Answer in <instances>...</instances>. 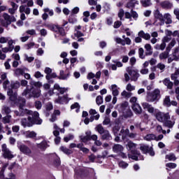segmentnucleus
<instances>
[{
  "instance_id": "obj_1",
  "label": "nucleus",
  "mask_w": 179,
  "mask_h": 179,
  "mask_svg": "<svg viewBox=\"0 0 179 179\" xmlns=\"http://www.w3.org/2000/svg\"><path fill=\"white\" fill-rule=\"evenodd\" d=\"M156 119L159 122H163L164 127H166V128H173L174 127V124H176V119L174 116L171 117V120L170 113H164V112H157L155 115Z\"/></svg>"
},
{
  "instance_id": "obj_2",
  "label": "nucleus",
  "mask_w": 179,
  "mask_h": 179,
  "mask_svg": "<svg viewBox=\"0 0 179 179\" xmlns=\"http://www.w3.org/2000/svg\"><path fill=\"white\" fill-rule=\"evenodd\" d=\"M22 96H24L27 99H38L41 96V90L33 86L30 89L27 87L22 93Z\"/></svg>"
},
{
  "instance_id": "obj_3",
  "label": "nucleus",
  "mask_w": 179,
  "mask_h": 179,
  "mask_svg": "<svg viewBox=\"0 0 179 179\" xmlns=\"http://www.w3.org/2000/svg\"><path fill=\"white\" fill-rule=\"evenodd\" d=\"M26 106V99L24 98H19L18 99V107L19 110H15L14 113L17 117H24V115H29V113L30 112V110H28L27 108H24Z\"/></svg>"
},
{
  "instance_id": "obj_4",
  "label": "nucleus",
  "mask_w": 179,
  "mask_h": 179,
  "mask_svg": "<svg viewBox=\"0 0 179 179\" xmlns=\"http://www.w3.org/2000/svg\"><path fill=\"white\" fill-rule=\"evenodd\" d=\"M160 97H161L160 90L155 89L152 92L148 94L147 101H148V103L159 101Z\"/></svg>"
},
{
  "instance_id": "obj_5",
  "label": "nucleus",
  "mask_w": 179,
  "mask_h": 179,
  "mask_svg": "<svg viewBox=\"0 0 179 179\" xmlns=\"http://www.w3.org/2000/svg\"><path fill=\"white\" fill-rule=\"evenodd\" d=\"M17 145L20 152L23 153V155H26V156H31V155H33V151H31V149L27 145L23 144V143L21 142H17Z\"/></svg>"
},
{
  "instance_id": "obj_6",
  "label": "nucleus",
  "mask_w": 179,
  "mask_h": 179,
  "mask_svg": "<svg viewBox=\"0 0 179 179\" xmlns=\"http://www.w3.org/2000/svg\"><path fill=\"white\" fill-rule=\"evenodd\" d=\"M28 115L31 117V120L34 124H36L37 125H41L43 122V120L40 118V114L37 111L29 110Z\"/></svg>"
},
{
  "instance_id": "obj_7",
  "label": "nucleus",
  "mask_w": 179,
  "mask_h": 179,
  "mask_svg": "<svg viewBox=\"0 0 179 179\" xmlns=\"http://www.w3.org/2000/svg\"><path fill=\"white\" fill-rule=\"evenodd\" d=\"M140 150H141L144 155H148V153H149L150 156H155V151L153 150V148L150 147L148 145L141 144L140 145Z\"/></svg>"
},
{
  "instance_id": "obj_8",
  "label": "nucleus",
  "mask_w": 179,
  "mask_h": 179,
  "mask_svg": "<svg viewBox=\"0 0 179 179\" xmlns=\"http://www.w3.org/2000/svg\"><path fill=\"white\" fill-rule=\"evenodd\" d=\"M1 152H3V156L4 159H13L14 156L12 155L9 148L6 146V144H3L1 145Z\"/></svg>"
},
{
  "instance_id": "obj_9",
  "label": "nucleus",
  "mask_w": 179,
  "mask_h": 179,
  "mask_svg": "<svg viewBox=\"0 0 179 179\" xmlns=\"http://www.w3.org/2000/svg\"><path fill=\"white\" fill-rule=\"evenodd\" d=\"M127 72H128L131 80H133V82H136V80H138V78H139L138 71L132 69L131 67H128L127 69Z\"/></svg>"
},
{
  "instance_id": "obj_10",
  "label": "nucleus",
  "mask_w": 179,
  "mask_h": 179,
  "mask_svg": "<svg viewBox=\"0 0 179 179\" xmlns=\"http://www.w3.org/2000/svg\"><path fill=\"white\" fill-rule=\"evenodd\" d=\"M155 19L159 20V26H163L165 23L164 15L160 13L159 10H156L154 13Z\"/></svg>"
},
{
  "instance_id": "obj_11",
  "label": "nucleus",
  "mask_w": 179,
  "mask_h": 179,
  "mask_svg": "<svg viewBox=\"0 0 179 179\" xmlns=\"http://www.w3.org/2000/svg\"><path fill=\"white\" fill-rule=\"evenodd\" d=\"M21 125L26 128V127H33L34 124L33 123V120H31V116H29L27 119L22 118L21 120Z\"/></svg>"
},
{
  "instance_id": "obj_12",
  "label": "nucleus",
  "mask_w": 179,
  "mask_h": 179,
  "mask_svg": "<svg viewBox=\"0 0 179 179\" xmlns=\"http://www.w3.org/2000/svg\"><path fill=\"white\" fill-rule=\"evenodd\" d=\"M141 106L143 110H147L150 114H153V113H155V108L150 103L148 102H143L141 103Z\"/></svg>"
},
{
  "instance_id": "obj_13",
  "label": "nucleus",
  "mask_w": 179,
  "mask_h": 179,
  "mask_svg": "<svg viewBox=\"0 0 179 179\" xmlns=\"http://www.w3.org/2000/svg\"><path fill=\"white\" fill-rule=\"evenodd\" d=\"M131 108L136 115H141L142 114V106L139 103H132Z\"/></svg>"
},
{
  "instance_id": "obj_14",
  "label": "nucleus",
  "mask_w": 179,
  "mask_h": 179,
  "mask_svg": "<svg viewBox=\"0 0 179 179\" xmlns=\"http://www.w3.org/2000/svg\"><path fill=\"white\" fill-rule=\"evenodd\" d=\"M3 17L6 20V24H10L13 22H16V18L13 15H9L8 13H3Z\"/></svg>"
},
{
  "instance_id": "obj_15",
  "label": "nucleus",
  "mask_w": 179,
  "mask_h": 179,
  "mask_svg": "<svg viewBox=\"0 0 179 179\" xmlns=\"http://www.w3.org/2000/svg\"><path fill=\"white\" fill-rule=\"evenodd\" d=\"M7 94L11 101H16V100H17V93L14 92L13 90L8 88Z\"/></svg>"
},
{
  "instance_id": "obj_16",
  "label": "nucleus",
  "mask_w": 179,
  "mask_h": 179,
  "mask_svg": "<svg viewBox=\"0 0 179 179\" xmlns=\"http://www.w3.org/2000/svg\"><path fill=\"white\" fill-rule=\"evenodd\" d=\"M170 51H171V48L170 46H168L164 52L159 54V59H167V58H169Z\"/></svg>"
},
{
  "instance_id": "obj_17",
  "label": "nucleus",
  "mask_w": 179,
  "mask_h": 179,
  "mask_svg": "<svg viewBox=\"0 0 179 179\" xmlns=\"http://www.w3.org/2000/svg\"><path fill=\"white\" fill-rule=\"evenodd\" d=\"M113 152L114 153H121V152H124V146H122L121 144H115L113 148Z\"/></svg>"
},
{
  "instance_id": "obj_18",
  "label": "nucleus",
  "mask_w": 179,
  "mask_h": 179,
  "mask_svg": "<svg viewBox=\"0 0 179 179\" xmlns=\"http://www.w3.org/2000/svg\"><path fill=\"white\" fill-rule=\"evenodd\" d=\"M160 6L163 9H171V8H173V3L169 1H164L161 2Z\"/></svg>"
},
{
  "instance_id": "obj_19",
  "label": "nucleus",
  "mask_w": 179,
  "mask_h": 179,
  "mask_svg": "<svg viewBox=\"0 0 179 179\" xmlns=\"http://www.w3.org/2000/svg\"><path fill=\"white\" fill-rule=\"evenodd\" d=\"M55 101V103H58V104H64V103H68V96L64 95L63 96H59Z\"/></svg>"
},
{
  "instance_id": "obj_20",
  "label": "nucleus",
  "mask_w": 179,
  "mask_h": 179,
  "mask_svg": "<svg viewBox=\"0 0 179 179\" xmlns=\"http://www.w3.org/2000/svg\"><path fill=\"white\" fill-rule=\"evenodd\" d=\"M131 155H129L128 157L129 159H132L133 160H138V156H141V152L138 150H131Z\"/></svg>"
},
{
  "instance_id": "obj_21",
  "label": "nucleus",
  "mask_w": 179,
  "mask_h": 179,
  "mask_svg": "<svg viewBox=\"0 0 179 179\" xmlns=\"http://www.w3.org/2000/svg\"><path fill=\"white\" fill-rule=\"evenodd\" d=\"M54 89L55 90H57V92H59V93H60V94H64V93H65V92H68V88L61 87H59V85H58L57 83L54 85Z\"/></svg>"
},
{
  "instance_id": "obj_22",
  "label": "nucleus",
  "mask_w": 179,
  "mask_h": 179,
  "mask_svg": "<svg viewBox=\"0 0 179 179\" xmlns=\"http://www.w3.org/2000/svg\"><path fill=\"white\" fill-rule=\"evenodd\" d=\"M164 85L167 87V89H169V90H171L173 89V82L170 81V78H165L163 80Z\"/></svg>"
},
{
  "instance_id": "obj_23",
  "label": "nucleus",
  "mask_w": 179,
  "mask_h": 179,
  "mask_svg": "<svg viewBox=\"0 0 179 179\" xmlns=\"http://www.w3.org/2000/svg\"><path fill=\"white\" fill-rule=\"evenodd\" d=\"M136 146H138V144L131 141H129L127 142V143L126 144V147L127 149H129V150H132V149H136Z\"/></svg>"
},
{
  "instance_id": "obj_24",
  "label": "nucleus",
  "mask_w": 179,
  "mask_h": 179,
  "mask_svg": "<svg viewBox=\"0 0 179 179\" xmlns=\"http://www.w3.org/2000/svg\"><path fill=\"white\" fill-rule=\"evenodd\" d=\"M138 36L144 40H150V35L148 33H145L143 31H140Z\"/></svg>"
},
{
  "instance_id": "obj_25",
  "label": "nucleus",
  "mask_w": 179,
  "mask_h": 179,
  "mask_svg": "<svg viewBox=\"0 0 179 179\" xmlns=\"http://www.w3.org/2000/svg\"><path fill=\"white\" fill-rule=\"evenodd\" d=\"M164 19L166 24H171V23H173V20H171V15L170 13H165L164 15Z\"/></svg>"
},
{
  "instance_id": "obj_26",
  "label": "nucleus",
  "mask_w": 179,
  "mask_h": 179,
  "mask_svg": "<svg viewBox=\"0 0 179 179\" xmlns=\"http://www.w3.org/2000/svg\"><path fill=\"white\" fill-rule=\"evenodd\" d=\"M101 135V139H103V141H110L111 139V134H110V131H108V130H106Z\"/></svg>"
},
{
  "instance_id": "obj_27",
  "label": "nucleus",
  "mask_w": 179,
  "mask_h": 179,
  "mask_svg": "<svg viewBox=\"0 0 179 179\" xmlns=\"http://www.w3.org/2000/svg\"><path fill=\"white\" fill-rule=\"evenodd\" d=\"M24 134L25 135V137L32 139L37 136V133L35 131H26L24 133Z\"/></svg>"
},
{
  "instance_id": "obj_28",
  "label": "nucleus",
  "mask_w": 179,
  "mask_h": 179,
  "mask_svg": "<svg viewBox=\"0 0 179 179\" xmlns=\"http://www.w3.org/2000/svg\"><path fill=\"white\" fill-rule=\"evenodd\" d=\"M95 131H96L97 132H99V134H100V135L103 134V133H104L106 130L104 129V127H103V125L101 124H98L96 127H95Z\"/></svg>"
},
{
  "instance_id": "obj_29",
  "label": "nucleus",
  "mask_w": 179,
  "mask_h": 179,
  "mask_svg": "<svg viewBox=\"0 0 179 179\" xmlns=\"http://www.w3.org/2000/svg\"><path fill=\"white\" fill-rule=\"evenodd\" d=\"M112 89V94L113 96L117 97L118 94H120V92L118 91V89H117V85H113L111 86Z\"/></svg>"
},
{
  "instance_id": "obj_30",
  "label": "nucleus",
  "mask_w": 179,
  "mask_h": 179,
  "mask_svg": "<svg viewBox=\"0 0 179 179\" xmlns=\"http://www.w3.org/2000/svg\"><path fill=\"white\" fill-rule=\"evenodd\" d=\"M48 146L50 145H48V143H47L45 141H43L41 143L38 144V148H39V149H41L42 150H45V149H47Z\"/></svg>"
},
{
  "instance_id": "obj_31",
  "label": "nucleus",
  "mask_w": 179,
  "mask_h": 179,
  "mask_svg": "<svg viewBox=\"0 0 179 179\" xmlns=\"http://www.w3.org/2000/svg\"><path fill=\"white\" fill-rule=\"evenodd\" d=\"M140 2L143 8H148L152 5L151 0H141Z\"/></svg>"
},
{
  "instance_id": "obj_32",
  "label": "nucleus",
  "mask_w": 179,
  "mask_h": 179,
  "mask_svg": "<svg viewBox=\"0 0 179 179\" xmlns=\"http://www.w3.org/2000/svg\"><path fill=\"white\" fill-rule=\"evenodd\" d=\"M139 4V1H138L137 0H131L129 3H127L126 7L127 8H134L135 7V5H138Z\"/></svg>"
},
{
  "instance_id": "obj_33",
  "label": "nucleus",
  "mask_w": 179,
  "mask_h": 179,
  "mask_svg": "<svg viewBox=\"0 0 179 179\" xmlns=\"http://www.w3.org/2000/svg\"><path fill=\"white\" fill-rule=\"evenodd\" d=\"M60 150L63 152V153H65V155H72V153H73L72 150H69L66 147L64 146L60 147Z\"/></svg>"
},
{
  "instance_id": "obj_34",
  "label": "nucleus",
  "mask_w": 179,
  "mask_h": 179,
  "mask_svg": "<svg viewBox=\"0 0 179 179\" xmlns=\"http://www.w3.org/2000/svg\"><path fill=\"white\" fill-rule=\"evenodd\" d=\"M144 139L145 141H156V135L155 134H147L145 137Z\"/></svg>"
},
{
  "instance_id": "obj_35",
  "label": "nucleus",
  "mask_w": 179,
  "mask_h": 179,
  "mask_svg": "<svg viewBox=\"0 0 179 179\" xmlns=\"http://www.w3.org/2000/svg\"><path fill=\"white\" fill-rule=\"evenodd\" d=\"M59 76L58 77V79H60L62 80H65L68 79V77L69 76V74L65 75L63 70L60 71Z\"/></svg>"
},
{
  "instance_id": "obj_36",
  "label": "nucleus",
  "mask_w": 179,
  "mask_h": 179,
  "mask_svg": "<svg viewBox=\"0 0 179 179\" xmlns=\"http://www.w3.org/2000/svg\"><path fill=\"white\" fill-rule=\"evenodd\" d=\"M164 106L166 107H170L171 106V101H170V96H167L164 99Z\"/></svg>"
},
{
  "instance_id": "obj_37",
  "label": "nucleus",
  "mask_w": 179,
  "mask_h": 179,
  "mask_svg": "<svg viewBox=\"0 0 179 179\" xmlns=\"http://www.w3.org/2000/svg\"><path fill=\"white\" fill-rule=\"evenodd\" d=\"M155 50H161V51L164 50L166 48V43L162 42V44H157L155 47Z\"/></svg>"
},
{
  "instance_id": "obj_38",
  "label": "nucleus",
  "mask_w": 179,
  "mask_h": 179,
  "mask_svg": "<svg viewBox=\"0 0 179 179\" xmlns=\"http://www.w3.org/2000/svg\"><path fill=\"white\" fill-rule=\"evenodd\" d=\"M47 27L49 28L50 30H51L52 31H58V26L55 25V24H47L46 25Z\"/></svg>"
},
{
  "instance_id": "obj_39",
  "label": "nucleus",
  "mask_w": 179,
  "mask_h": 179,
  "mask_svg": "<svg viewBox=\"0 0 179 179\" xmlns=\"http://www.w3.org/2000/svg\"><path fill=\"white\" fill-rule=\"evenodd\" d=\"M45 108L46 111H51L54 107L52 106V103L51 102H48L45 105Z\"/></svg>"
},
{
  "instance_id": "obj_40",
  "label": "nucleus",
  "mask_w": 179,
  "mask_h": 179,
  "mask_svg": "<svg viewBox=\"0 0 179 179\" xmlns=\"http://www.w3.org/2000/svg\"><path fill=\"white\" fill-rule=\"evenodd\" d=\"M24 71H27V69H17L15 70V75H24Z\"/></svg>"
},
{
  "instance_id": "obj_41",
  "label": "nucleus",
  "mask_w": 179,
  "mask_h": 179,
  "mask_svg": "<svg viewBox=\"0 0 179 179\" xmlns=\"http://www.w3.org/2000/svg\"><path fill=\"white\" fill-rule=\"evenodd\" d=\"M10 118H12V116H10L9 115L3 117V124H9V122H10Z\"/></svg>"
},
{
  "instance_id": "obj_42",
  "label": "nucleus",
  "mask_w": 179,
  "mask_h": 179,
  "mask_svg": "<svg viewBox=\"0 0 179 179\" xmlns=\"http://www.w3.org/2000/svg\"><path fill=\"white\" fill-rule=\"evenodd\" d=\"M24 60L27 61L28 62H33L34 61V57H29L27 55H24Z\"/></svg>"
},
{
  "instance_id": "obj_43",
  "label": "nucleus",
  "mask_w": 179,
  "mask_h": 179,
  "mask_svg": "<svg viewBox=\"0 0 179 179\" xmlns=\"http://www.w3.org/2000/svg\"><path fill=\"white\" fill-rule=\"evenodd\" d=\"M11 89H19L20 87V83L19 82H15V83H12L10 84Z\"/></svg>"
},
{
  "instance_id": "obj_44",
  "label": "nucleus",
  "mask_w": 179,
  "mask_h": 179,
  "mask_svg": "<svg viewBox=\"0 0 179 179\" xmlns=\"http://www.w3.org/2000/svg\"><path fill=\"white\" fill-rule=\"evenodd\" d=\"M121 94L123 97H126L127 99H129V97L132 96L131 92H128L127 91H123Z\"/></svg>"
},
{
  "instance_id": "obj_45",
  "label": "nucleus",
  "mask_w": 179,
  "mask_h": 179,
  "mask_svg": "<svg viewBox=\"0 0 179 179\" xmlns=\"http://www.w3.org/2000/svg\"><path fill=\"white\" fill-rule=\"evenodd\" d=\"M55 159H54V164L55 166H59L61 164V160L59 159V157L57 155H54Z\"/></svg>"
},
{
  "instance_id": "obj_46",
  "label": "nucleus",
  "mask_w": 179,
  "mask_h": 179,
  "mask_svg": "<svg viewBox=\"0 0 179 179\" xmlns=\"http://www.w3.org/2000/svg\"><path fill=\"white\" fill-rule=\"evenodd\" d=\"M34 106L37 110H41V107H43V104L40 101H36L34 103Z\"/></svg>"
},
{
  "instance_id": "obj_47",
  "label": "nucleus",
  "mask_w": 179,
  "mask_h": 179,
  "mask_svg": "<svg viewBox=\"0 0 179 179\" xmlns=\"http://www.w3.org/2000/svg\"><path fill=\"white\" fill-rule=\"evenodd\" d=\"M13 43H15V41H13L12 39L8 41V48L12 51H13V49L15 48V46L13 45Z\"/></svg>"
},
{
  "instance_id": "obj_48",
  "label": "nucleus",
  "mask_w": 179,
  "mask_h": 179,
  "mask_svg": "<svg viewBox=\"0 0 179 179\" xmlns=\"http://www.w3.org/2000/svg\"><path fill=\"white\" fill-rule=\"evenodd\" d=\"M131 17H133V19H134V20H137L138 17H139L138 13H136V11H134V10L131 9Z\"/></svg>"
},
{
  "instance_id": "obj_49",
  "label": "nucleus",
  "mask_w": 179,
  "mask_h": 179,
  "mask_svg": "<svg viewBox=\"0 0 179 179\" xmlns=\"http://www.w3.org/2000/svg\"><path fill=\"white\" fill-rule=\"evenodd\" d=\"M10 108H9L8 106H3L2 108V113H5V114H10Z\"/></svg>"
},
{
  "instance_id": "obj_50",
  "label": "nucleus",
  "mask_w": 179,
  "mask_h": 179,
  "mask_svg": "<svg viewBox=\"0 0 179 179\" xmlns=\"http://www.w3.org/2000/svg\"><path fill=\"white\" fill-rule=\"evenodd\" d=\"M80 140L82 142H84V143H86V142L90 141V136H85L83 137V136H80Z\"/></svg>"
},
{
  "instance_id": "obj_51",
  "label": "nucleus",
  "mask_w": 179,
  "mask_h": 179,
  "mask_svg": "<svg viewBox=\"0 0 179 179\" xmlns=\"http://www.w3.org/2000/svg\"><path fill=\"white\" fill-rule=\"evenodd\" d=\"M96 103L98 106H100V104H103V96H96Z\"/></svg>"
},
{
  "instance_id": "obj_52",
  "label": "nucleus",
  "mask_w": 179,
  "mask_h": 179,
  "mask_svg": "<svg viewBox=\"0 0 179 179\" xmlns=\"http://www.w3.org/2000/svg\"><path fill=\"white\" fill-rule=\"evenodd\" d=\"M128 166H129L128 163L124 161L119 162V167H121V169H127Z\"/></svg>"
},
{
  "instance_id": "obj_53",
  "label": "nucleus",
  "mask_w": 179,
  "mask_h": 179,
  "mask_svg": "<svg viewBox=\"0 0 179 179\" xmlns=\"http://www.w3.org/2000/svg\"><path fill=\"white\" fill-rule=\"evenodd\" d=\"M166 159H168V160L170 161H174L176 160V155L174 154H169L166 156Z\"/></svg>"
},
{
  "instance_id": "obj_54",
  "label": "nucleus",
  "mask_w": 179,
  "mask_h": 179,
  "mask_svg": "<svg viewBox=\"0 0 179 179\" xmlns=\"http://www.w3.org/2000/svg\"><path fill=\"white\" fill-rule=\"evenodd\" d=\"M111 123V120L108 117H106L104 120L103 121V125H110Z\"/></svg>"
},
{
  "instance_id": "obj_55",
  "label": "nucleus",
  "mask_w": 179,
  "mask_h": 179,
  "mask_svg": "<svg viewBox=\"0 0 179 179\" xmlns=\"http://www.w3.org/2000/svg\"><path fill=\"white\" fill-rule=\"evenodd\" d=\"M26 34H29V36H36V30L35 29H29L26 31Z\"/></svg>"
},
{
  "instance_id": "obj_56",
  "label": "nucleus",
  "mask_w": 179,
  "mask_h": 179,
  "mask_svg": "<svg viewBox=\"0 0 179 179\" xmlns=\"http://www.w3.org/2000/svg\"><path fill=\"white\" fill-rule=\"evenodd\" d=\"M9 85H10V82H9V80H4L3 83V89H8L9 87Z\"/></svg>"
},
{
  "instance_id": "obj_57",
  "label": "nucleus",
  "mask_w": 179,
  "mask_h": 179,
  "mask_svg": "<svg viewBox=\"0 0 179 179\" xmlns=\"http://www.w3.org/2000/svg\"><path fill=\"white\" fill-rule=\"evenodd\" d=\"M124 15H125V13L122 8H121L118 13V17H120V20H122V18L124 17Z\"/></svg>"
},
{
  "instance_id": "obj_58",
  "label": "nucleus",
  "mask_w": 179,
  "mask_h": 179,
  "mask_svg": "<svg viewBox=\"0 0 179 179\" xmlns=\"http://www.w3.org/2000/svg\"><path fill=\"white\" fill-rule=\"evenodd\" d=\"M6 78H8V73H5V72H2L1 73V75H0V78L1 79V80H6Z\"/></svg>"
},
{
  "instance_id": "obj_59",
  "label": "nucleus",
  "mask_w": 179,
  "mask_h": 179,
  "mask_svg": "<svg viewBox=\"0 0 179 179\" xmlns=\"http://www.w3.org/2000/svg\"><path fill=\"white\" fill-rule=\"evenodd\" d=\"M156 68H158V69H160V71H164L166 65L162 63H159L158 64H157Z\"/></svg>"
},
{
  "instance_id": "obj_60",
  "label": "nucleus",
  "mask_w": 179,
  "mask_h": 179,
  "mask_svg": "<svg viewBox=\"0 0 179 179\" xmlns=\"http://www.w3.org/2000/svg\"><path fill=\"white\" fill-rule=\"evenodd\" d=\"M126 89L128 90V92H132V90H135V86L131 85V83H129L127 84Z\"/></svg>"
},
{
  "instance_id": "obj_61",
  "label": "nucleus",
  "mask_w": 179,
  "mask_h": 179,
  "mask_svg": "<svg viewBox=\"0 0 179 179\" xmlns=\"http://www.w3.org/2000/svg\"><path fill=\"white\" fill-rule=\"evenodd\" d=\"M45 78L47 80H50V79H52V78H57V73H52V74L46 75Z\"/></svg>"
},
{
  "instance_id": "obj_62",
  "label": "nucleus",
  "mask_w": 179,
  "mask_h": 179,
  "mask_svg": "<svg viewBox=\"0 0 179 179\" xmlns=\"http://www.w3.org/2000/svg\"><path fill=\"white\" fill-rule=\"evenodd\" d=\"M75 37H77V38H80V37H83L85 34L82 33L80 31H76V33L74 34Z\"/></svg>"
},
{
  "instance_id": "obj_63",
  "label": "nucleus",
  "mask_w": 179,
  "mask_h": 179,
  "mask_svg": "<svg viewBox=\"0 0 179 179\" xmlns=\"http://www.w3.org/2000/svg\"><path fill=\"white\" fill-rule=\"evenodd\" d=\"M143 48H141L138 50V54H139V57L141 58V59H143V58H145V55H143Z\"/></svg>"
},
{
  "instance_id": "obj_64",
  "label": "nucleus",
  "mask_w": 179,
  "mask_h": 179,
  "mask_svg": "<svg viewBox=\"0 0 179 179\" xmlns=\"http://www.w3.org/2000/svg\"><path fill=\"white\" fill-rule=\"evenodd\" d=\"M173 15L176 16V19L179 20V8H175L173 10Z\"/></svg>"
}]
</instances>
